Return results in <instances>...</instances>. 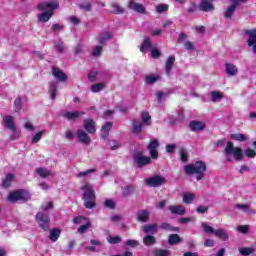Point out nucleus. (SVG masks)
<instances>
[{"mask_svg":"<svg viewBox=\"0 0 256 256\" xmlns=\"http://www.w3.org/2000/svg\"><path fill=\"white\" fill-rule=\"evenodd\" d=\"M59 9V2L57 0H52L50 2H42L38 5V11H44L37 15L38 21L40 23H47L51 17H53V11Z\"/></svg>","mask_w":256,"mask_h":256,"instance_id":"obj_1","label":"nucleus"},{"mask_svg":"<svg viewBox=\"0 0 256 256\" xmlns=\"http://www.w3.org/2000/svg\"><path fill=\"white\" fill-rule=\"evenodd\" d=\"M186 175H196L197 181H201L205 177L207 171V164L203 161H197L194 164L184 166Z\"/></svg>","mask_w":256,"mask_h":256,"instance_id":"obj_2","label":"nucleus"},{"mask_svg":"<svg viewBox=\"0 0 256 256\" xmlns=\"http://www.w3.org/2000/svg\"><path fill=\"white\" fill-rule=\"evenodd\" d=\"M224 157L228 163H231V161H243V149L235 147L233 142H227L224 149Z\"/></svg>","mask_w":256,"mask_h":256,"instance_id":"obj_3","label":"nucleus"},{"mask_svg":"<svg viewBox=\"0 0 256 256\" xmlns=\"http://www.w3.org/2000/svg\"><path fill=\"white\" fill-rule=\"evenodd\" d=\"M49 209H53V202H46L42 204L41 211L43 212H38L36 215V221L44 231L49 229V216L45 213L46 211H49Z\"/></svg>","mask_w":256,"mask_h":256,"instance_id":"obj_4","label":"nucleus"},{"mask_svg":"<svg viewBox=\"0 0 256 256\" xmlns=\"http://www.w3.org/2000/svg\"><path fill=\"white\" fill-rule=\"evenodd\" d=\"M81 191H83V201L86 209H93L95 207V190H93V186L91 184H84L81 187Z\"/></svg>","mask_w":256,"mask_h":256,"instance_id":"obj_5","label":"nucleus"},{"mask_svg":"<svg viewBox=\"0 0 256 256\" xmlns=\"http://www.w3.org/2000/svg\"><path fill=\"white\" fill-rule=\"evenodd\" d=\"M29 199H31V194L27 190L10 192L8 195V201L10 203H15V201H29Z\"/></svg>","mask_w":256,"mask_h":256,"instance_id":"obj_6","label":"nucleus"},{"mask_svg":"<svg viewBox=\"0 0 256 256\" xmlns=\"http://www.w3.org/2000/svg\"><path fill=\"white\" fill-rule=\"evenodd\" d=\"M166 181L165 178L159 175L145 179V183L148 187H161V185H165Z\"/></svg>","mask_w":256,"mask_h":256,"instance_id":"obj_7","label":"nucleus"},{"mask_svg":"<svg viewBox=\"0 0 256 256\" xmlns=\"http://www.w3.org/2000/svg\"><path fill=\"white\" fill-rule=\"evenodd\" d=\"M74 223L80 224L81 226L78 228V233H85L89 227H91V221L83 216H79L74 218ZM85 223V224H83Z\"/></svg>","mask_w":256,"mask_h":256,"instance_id":"obj_8","label":"nucleus"},{"mask_svg":"<svg viewBox=\"0 0 256 256\" xmlns=\"http://www.w3.org/2000/svg\"><path fill=\"white\" fill-rule=\"evenodd\" d=\"M248 47H251L253 53L256 55V29L246 30Z\"/></svg>","mask_w":256,"mask_h":256,"instance_id":"obj_9","label":"nucleus"},{"mask_svg":"<svg viewBox=\"0 0 256 256\" xmlns=\"http://www.w3.org/2000/svg\"><path fill=\"white\" fill-rule=\"evenodd\" d=\"M83 127L85 131H87L90 135H95L97 132V124L94 122L93 119H85Z\"/></svg>","mask_w":256,"mask_h":256,"instance_id":"obj_10","label":"nucleus"},{"mask_svg":"<svg viewBox=\"0 0 256 256\" xmlns=\"http://www.w3.org/2000/svg\"><path fill=\"white\" fill-rule=\"evenodd\" d=\"M134 162L136 165H138V167H145V165H149V163H151V158L141 154H136L134 156Z\"/></svg>","mask_w":256,"mask_h":256,"instance_id":"obj_11","label":"nucleus"},{"mask_svg":"<svg viewBox=\"0 0 256 256\" xmlns=\"http://www.w3.org/2000/svg\"><path fill=\"white\" fill-rule=\"evenodd\" d=\"M159 147V142L157 139H152L149 143L148 149L151 155L152 159H157L159 152L157 151V148Z\"/></svg>","mask_w":256,"mask_h":256,"instance_id":"obj_12","label":"nucleus"},{"mask_svg":"<svg viewBox=\"0 0 256 256\" xmlns=\"http://www.w3.org/2000/svg\"><path fill=\"white\" fill-rule=\"evenodd\" d=\"M2 125L6 127V129H15V118L11 115H6L2 119Z\"/></svg>","mask_w":256,"mask_h":256,"instance_id":"obj_13","label":"nucleus"},{"mask_svg":"<svg viewBox=\"0 0 256 256\" xmlns=\"http://www.w3.org/2000/svg\"><path fill=\"white\" fill-rule=\"evenodd\" d=\"M225 71L228 77H235L239 73V68L233 63H225Z\"/></svg>","mask_w":256,"mask_h":256,"instance_id":"obj_14","label":"nucleus"},{"mask_svg":"<svg viewBox=\"0 0 256 256\" xmlns=\"http://www.w3.org/2000/svg\"><path fill=\"white\" fill-rule=\"evenodd\" d=\"M199 9L205 13H209L211 11H215V6H213L211 0H202L199 4Z\"/></svg>","mask_w":256,"mask_h":256,"instance_id":"obj_15","label":"nucleus"},{"mask_svg":"<svg viewBox=\"0 0 256 256\" xmlns=\"http://www.w3.org/2000/svg\"><path fill=\"white\" fill-rule=\"evenodd\" d=\"M129 9H132L133 11H136V13H145V6L143 4L135 2L133 0H130Z\"/></svg>","mask_w":256,"mask_h":256,"instance_id":"obj_16","label":"nucleus"},{"mask_svg":"<svg viewBox=\"0 0 256 256\" xmlns=\"http://www.w3.org/2000/svg\"><path fill=\"white\" fill-rule=\"evenodd\" d=\"M77 137H78L80 143H84L85 145H89V143H91V137H89L87 132H85L83 130L77 131Z\"/></svg>","mask_w":256,"mask_h":256,"instance_id":"obj_17","label":"nucleus"},{"mask_svg":"<svg viewBox=\"0 0 256 256\" xmlns=\"http://www.w3.org/2000/svg\"><path fill=\"white\" fill-rule=\"evenodd\" d=\"M168 211L172 213V215H185V207L182 205H172L168 207Z\"/></svg>","mask_w":256,"mask_h":256,"instance_id":"obj_18","label":"nucleus"},{"mask_svg":"<svg viewBox=\"0 0 256 256\" xmlns=\"http://www.w3.org/2000/svg\"><path fill=\"white\" fill-rule=\"evenodd\" d=\"M52 75H53V77H55V79H57V81H60V82H65V81H67V76H66V74L65 73H63L62 71H61V69H59V68H53L52 69Z\"/></svg>","mask_w":256,"mask_h":256,"instance_id":"obj_19","label":"nucleus"},{"mask_svg":"<svg viewBox=\"0 0 256 256\" xmlns=\"http://www.w3.org/2000/svg\"><path fill=\"white\" fill-rule=\"evenodd\" d=\"M80 115H85V112H81V111L64 112L63 117H65V119H68L69 121H75V119H79Z\"/></svg>","mask_w":256,"mask_h":256,"instance_id":"obj_20","label":"nucleus"},{"mask_svg":"<svg viewBox=\"0 0 256 256\" xmlns=\"http://www.w3.org/2000/svg\"><path fill=\"white\" fill-rule=\"evenodd\" d=\"M235 208L242 211V213H246L247 215H255L256 213V211L251 209L247 204H236Z\"/></svg>","mask_w":256,"mask_h":256,"instance_id":"obj_21","label":"nucleus"},{"mask_svg":"<svg viewBox=\"0 0 256 256\" xmlns=\"http://www.w3.org/2000/svg\"><path fill=\"white\" fill-rule=\"evenodd\" d=\"M182 201L186 205H190V203H193V201H195V194L191 192H183Z\"/></svg>","mask_w":256,"mask_h":256,"instance_id":"obj_22","label":"nucleus"},{"mask_svg":"<svg viewBox=\"0 0 256 256\" xmlns=\"http://www.w3.org/2000/svg\"><path fill=\"white\" fill-rule=\"evenodd\" d=\"M109 39H111V33L109 32H104L96 37V40L100 45H105Z\"/></svg>","mask_w":256,"mask_h":256,"instance_id":"obj_23","label":"nucleus"},{"mask_svg":"<svg viewBox=\"0 0 256 256\" xmlns=\"http://www.w3.org/2000/svg\"><path fill=\"white\" fill-rule=\"evenodd\" d=\"M91 245L93 246H87L86 249L88 251H95L96 253H99V251H101V242H99V240H91L90 241Z\"/></svg>","mask_w":256,"mask_h":256,"instance_id":"obj_24","label":"nucleus"},{"mask_svg":"<svg viewBox=\"0 0 256 256\" xmlns=\"http://www.w3.org/2000/svg\"><path fill=\"white\" fill-rule=\"evenodd\" d=\"M149 219V211L147 210H140L137 213V220L141 221L142 223L147 222Z\"/></svg>","mask_w":256,"mask_h":256,"instance_id":"obj_25","label":"nucleus"},{"mask_svg":"<svg viewBox=\"0 0 256 256\" xmlns=\"http://www.w3.org/2000/svg\"><path fill=\"white\" fill-rule=\"evenodd\" d=\"M59 87V83L51 82L49 85V94L51 99H55L57 97V88Z\"/></svg>","mask_w":256,"mask_h":256,"instance_id":"obj_26","label":"nucleus"},{"mask_svg":"<svg viewBox=\"0 0 256 256\" xmlns=\"http://www.w3.org/2000/svg\"><path fill=\"white\" fill-rule=\"evenodd\" d=\"M151 39L146 38L144 39L142 46L140 47V51L142 53H149V51H151Z\"/></svg>","mask_w":256,"mask_h":256,"instance_id":"obj_27","label":"nucleus"},{"mask_svg":"<svg viewBox=\"0 0 256 256\" xmlns=\"http://www.w3.org/2000/svg\"><path fill=\"white\" fill-rule=\"evenodd\" d=\"M190 129L192 131H203L205 129V123L199 121L191 122Z\"/></svg>","mask_w":256,"mask_h":256,"instance_id":"obj_28","label":"nucleus"},{"mask_svg":"<svg viewBox=\"0 0 256 256\" xmlns=\"http://www.w3.org/2000/svg\"><path fill=\"white\" fill-rule=\"evenodd\" d=\"M214 235L218 237V239H221V241H227L229 239V235L223 229L215 230Z\"/></svg>","mask_w":256,"mask_h":256,"instance_id":"obj_29","label":"nucleus"},{"mask_svg":"<svg viewBox=\"0 0 256 256\" xmlns=\"http://www.w3.org/2000/svg\"><path fill=\"white\" fill-rule=\"evenodd\" d=\"M132 131L136 134H139L141 131H143V122H141V120H135L132 124Z\"/></svg>","mask_w":256,"mask_h":256,"instance_id":"obj_30","label":"nucleus"},{"mask_svg":"<svg viewBox=\"0 0 256 256\" xmlns=\"http://www.w3.org/2000/svg\"><path fill=\"white\" fill-rule=\"evenodd\" d=\"M173 65H175V56H170L166 60V66H165V71L167 74L171 73V69H173Z\"/></svg>","mask_w":256,"mask_h":256,"instance_id":"obj_31","label":"nucleus"},{"mask_svg":"<svg viewBox=\"0 0 256 256\" xmlns=\"http://www.w3.org/2000/svg\"><path fill=\"white\" fill-rule=\"evenodd\" d=\"M111 127H113V124L111 122H107L106 125L102 126L101 137L103 139H105V137L109 135V131H111Z\"/></svg>","mask_w":256,"mask_h":256,"instance_id":"obj_32","label":"nucleus"},{"mask_svg":"<svg viewBox=\"0 0 256 256\" xmlns=\"http://www.w3.org/2000/svg\"><path fill=\"white\" fill-rule=\"evenodd\" d=\"M61 236V230L58 228H54L52 230H50V241H57V239H59V237Z\"/></svg>","mask_w":256,"mask_h":256,"instance_id":"obj_33","label":"nucleus"},{"mask_svg":"<svg viewBox=\"0 0 256 256\" xmlns=\"http://www.w3.org/2000/svg\"><path fill=\"white\" fill-rule=\"evenodd\" d=\"M235 9H237V5L232 4L230 5L225 13H224V17H226V19H231V17H233V13H235Z\"/></svg>","mask_w":256,"mask_h":256,"instance_id":"obj_34","label":"nucleus"},{"mask_svg":"<svg viewBox=\"0 0 256 256\" xmlns=\"http://www.w3.org/2000/svg\"><path fill=\"white\" fill-rule=\"evenodd\" d=\"M144 233H150L151 235L155 234L157 232V225L155 224H149L143 226Z\"/></svg>","mask_w":256,"mask_h":256,"instance_id":"obj_35","label":"nucleus"},{"mask_svg":"<svg viewBox=\"0 0 256 256\" xmlns=\"http://www.w3.org/2000/svg\"><path fill=\"white\" fill-rule=\"evenodd\" d=\"M181 237H179V235L177 234H172L169 236V239H168V243L170 245H177L179 243H181Z\"/></svg>","mask_w":256,"mask_h":256,"instance_id":"obj_36","label":"nucleus"},{"mask_svg":"<svg viewBox=\"0 0 256 256\" xmlns=\"http://www.w3.org/2000/svg\"><path fill=\"white\" fill-rule=\"evenodd\" d=\"M45 131H38L36 134L32 135L31 143L35 145V143H39L43 137Z\"/></svg>","mask_w":256,"mask_h":256,"instance_id":"obj_37","label":"nucleus"},{"mask_svg":"<svg viewBox=\"0 0 256 256\" xmlns=\"http://www.w3.org/2000/svg\"><path fill=\"white\" fill-rule=\"evenodd\" d=\"M13 179H15V175L8 174L2 182L3 187H11V183H13Z\"/></svg>","mask_w":256,"mask_h":256,"instance_id":"obj_38","label":"nucleus"},{"mask_svg":"<svg viewBox=\"0 0 256 256\" xmlns=\"http://www.w3.org/2000/svg\"><path fill=\"white\" fill-rule=\"evenodd\" d=\"M105 89V83H96L91 86L92 93H99V91H103Z\"/></svg>","mask_w":256,"mask_h":256,"instance_id":"obj_39","label":"nucleus"},{"mask_svg":"<svg viewBox=\"0 0 256 256\" xmlns=\"http://www.w3.org/2000/svg\"><path fill=\"white\" fill-rule=\"evenodd\" d=\"M12 131L10 135L11 141H17L21 137V130H18L17 127H14V129H10Z\"/></svg>","mask_w":256,"mask_h":256,"instance_id":"obj_40","label":"nucleus"},{"mask_svg":"<svg viewBox=\"0 0 256 256\" xmlns=\"http://www.w3.org/2000/svg\"><path fill=\"white\" fill-rule=\"evenodd\" d=\"M36 173L37 175H39L40 177H43L44 179L49 177V175H51V172L47 170V168H37Z\"/></svg>","mask_w":256,"mask_h":256,"instance_id":"obj_41","label":"nucleus"},{"mask_svg":"<svg viewBox=\"0 0 256 256\" xmlns=\"http://www.w3.org/2000/svg\"><path fill=\"white\" fill-rule=\"evenodd\" d=\"M211 99L213 103H217V101H221V99H223V93L219 91H213L211 92Z\"/></svg>","mask_w":256,"mask_h":256,"instance_id":"obj_42","label":"nucleus"},{"mask_svg":"<svg viewBox=\"0 0 256 256\" xmlns=\"http://www.w3.org/2000/svg\"><path fill=\"white\" fill-rule=\"evenodd\" d=\"M202 228H203V231L207 233V235H215L216 230L213 229V227L209 226L207 223L203 222Z\"/></svg>","mask_w":256,"mask_h":256,"instance_id":"obj_43","label":"nucleus"},{"mask_svg":"<svg viewBox=\"0 0 256 256\" xmlns=\"http://www.w3.org/2000/svg\"><path fill=\"white\" fill-rule=\"evenodd\" d=\"M141 117L144 125H151V115H149V112H142Z\"/></svg>","mask_w":256,"mask_h":256,"instance_id":"obj_44","label":"nucleus"},{"mask_svg":"<svg viewBox=\"0 0 256 256\" xmlns=\"http://www.w3.org/2000/svg\"><path fill=\"white\" fill-rule=\"evenodd\" d=\"M23 108L21 98H16L14 101V112L20 113L21 109Z\"/></svg>","mask_w":256,"mask_h":256,"instance_id":"obj_45","label":"nucleus"},{"mask_svg":"<svg viewBox=\"0 0 256 256\" xmlns=\"http://www.w3.org/2000/svg\"><path fill=\"white\" fill-rule=\"evenodd\" d=\"M180 159L183 163H187V161H189V154L187 153V150L184 148L180 149Z\"/></svg>","mask_w":256,"mask_h":256,"instance_id":"obj_46","label":"nucleus"},{"mask_svg":"<svg viewBox=\"0 0 256 256\" xmlns=\"http://www.w3.org/2000/svg\"><path fill=\"white\" fill-rule=\"evenodd\" d=\"M230 139H234V141H247V136L245 134H232L230 135Z\"/></svg>","mask_w":256,"mask_h":256,"instance_id":"obj_47","label":"nucleus"},{"mask_svg":"<svg viewBox=\"0 0 256 256\" xmlns=\"http://www.w3.org/2000/svg\"><path fill=\"white\" fill-rule=\"evenodd\" d=\"M157 81H159V77L155 75L147 76L145 79V82L147 83V85H153V83H157Z\"/></svg>","mask_w":256,"mask_h":256,"instance_id":"obj_48","label":"nucleus"},{"mask_svg":"<svg viewBox=\"0 0 256 256\" xmlns=\"http://www.w3.org/2000/svg\"><path fill=\"white\" fill-rule=\"evenodd\" d=\"M144 245H153L155 243V237L148 235L143 238Z\"/></svg>","mask_w":256,"mask_h":256,"instance_id":"obj_49","label":"nucleus"},{"mask_svg":"<svg viewBox=\"0 0 256 256\" xmlns=\"http://www.w3.org/2000/svg\"><path fill=\"white\" fill-rule=\"evenodd\" d=\"M111 7L113 9V13H115L116 15H121V13H123V8H121V6H119L117 3H112Z\"/></svg>","mask_w":256,"mask_h":256,"instance_id":"obj_50","label":"nucleus"},{"mask_svg":"<svg viewBox=\"0 0 256 256\" xmlns=\"http://www.w3.org/2000/svg\"><path fill=\"white\" fill-rule=\"evenodd\" d=\"M108 243L112 245H117V243H121V237L119 236H110L107 238Z\"/></svg>","mask_w":256,"mask_h":256,"instance_id":"obj_51","label":"nucleus"},{"mask_svg":"<svg viewBox=\"0 0 256 256\" xmlns=\"http://www.w3.org/2000/svg\"><path fill=\"white\" fill-rule=\"evenodd\" d=\"M157 13H165L166 11H169V5L167 4H160L156 6Z\"/></svg>","mask_w":256,"mask_h":256,"instance_id":"obj_52","label":"nucleus"},{"mask_svg":"<svg viewBox=\"0 0 256 256\" xmlns=\"http://www.w3.org/2000/svg\"><path fill=\"white\" fill-rule=\"evenodd\" d=\"M254 251H255V249H253V248H240L239 249V253L244 256L251 255V253H254Z\"/></svg>","mask_w":256,"mask_h":256,"instance_id":"obj_53","label":"nucleus"},{"mask_svg":"<svg viewBox=\"0 0 256 256\" xmlns=\"http://www.w3.org/2000/svg\"><path fill=\"white\" fill-rule=\"evenodd\" d=\"M78 7H79V9H83L84 11H91V3L87 2V1L81 2L78 5Z\"/></svg>","mask_w":256,"mask_h":256,"instance_id":"obj_54","label":"nucleus"},{"mask_svg":"<svg viewBox=\"0 0 256 256\" xmlns=\"http://www.w3.org/2000/svg\"><path fill=\"white\" fill-rule=\"evenodd\" d=\"M154 255L155 256H170L171 253L169 252V250L158 249V250L154 251Z\"/></svg>","mask_w":256,"mask_h":256,"instance_id":"obj_55","label":"nucleus"},{"mask_svg":"<svg viewBox=\"0 0 256 256\" xmlns=\"http://www.w3.org/2000/svg\"><path fill=\"white\" fill-rule=\"evenodd\" d=\"M246 157H249V158H253V157H256V152L255 150L251 149V148H247L245 151H244Z\"/></svg>","mask_w":256,"mask_h":256,"instance_id":"obj_56","label":"nucleus"},{"mask_svg":"<svg viewBox=\"0 0 256 256\" xmlns=\"http://www.w3.org/2000/svg\"><path fill=\"white\" fill-rule=\"evenodd\" d=\"M101 51H103V46H96L92 52L94 57H99L101 55Z\"/></svg>","mask_w":256,"mask_h":256,"instance_id":"obj_57","label":"nucleus"},{"mask_svg":"<svg viewBox=\"0 0 256 256\" xmlns=\"http://www.w3.org/2000/svg\"><path fill=\"white\" fill-rule=\"evenodd\" d=\"M162 229H166V231H179V228L177 227H171L169 224L164 223L161 226Z\"/></svg>","mask_w":256,"mask_h":256,"instance_id":"obj_58","label":"nucleus"},{"mask_svg":"<svg viewBox=\"0 0 256 256\" xmlns=\"http://www.w3.org/2000/svg\"><path fill=\"white\" fill-rule=\"evenodd\" d=\"M104 205L105 207H108V209H115V201L113 200H110V199L106 200L104 202Z\"/></svg>","mask_w":256,"mask_h":256,"instance_id":"obj_59","label":"nucleus"},{"mask_svg":"<svg viewBox=\"0 0 256 256\" xmlns=\"http://www.w3.org/2000/svg\"><path fill=\"white\" fill-rule=\"evenodd\" d=\"M91 173H95V169H89L84 172H80L77 174V177H86V175H91Z\"/></svg>","mask_w":256,"mask_h":256,"instance_id":"obj_60","label":"nucleus"},{"mask_svg":"<svg viewBox=\"0 0 256 256\" xmlns=\"http://www.w3.org/2000/svg\"><path fill=\"white\" fill-rule=\"evenodd\" d=\"M126 245L128 247H139V241H137V240H127Z\"/></svg>","mask_w":256,"mask_h":256,"instance_id":"obj_61","label":"nucleus"},{"mask_svg":"<svg viewBox=\"0 0 256 256\" xmlns=\"http://www.w3.org/2000/svg\"><path fill=\"white\" fill-rule=\"evenodd\" d=\"M193 221H195L194 217H186V218H180L179 219V223H181V224L191 223Z\"/></svg>","mask_w":256,"mask_h":256,"instance_id":"obj_62","label":"nucleus"},{"mask_svg":"<svg viewBox=\"0 0 256 256\" xmlns=\"http://www.w3.org/2000/svg\"><path fill=\"white\" fill-rule=\"evenodd\" d=\"M133 191H135V188L133 186H127L123 191V195L127 197V195L133 193Z\"/></svg>","mask_w":256,"mask_h":256,"instance_id":"obj_63","label":"nucleus"},{"mask_svg":"<svg viewBox=\"0 0 256 256\" xmlns=\"http://www.w3.org/2000/svg\"><path fill=\"white\" fill-rule=\"evenodd\" d=\"M24 128L26 129V131H35V126L31 122H26L24 124Z\"/></svg>","mask_w":256,"mask_h":256,"instance_id":"obj_64","label":"nucleus"}]
</instances>
